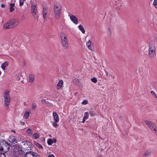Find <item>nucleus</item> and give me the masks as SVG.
I'll return each instance as SVG.
<instances>
[{
	"label": "nucleus",
	"instance_id": "f257e3e1",
	"mask_svg": "<svg viewBox=\"0 0 157 157\" xmlns=\"http://www.w3.org/2000/svg\"><path fill=\"white\" fill-rule=\"evenodd\" d=\"M24 152V150L21 146L17 144L13 148L11 155L12 157H20L23 154Z\"/></svg>",
	"mask_w": 157,
	"mask_h": 157
},
{
	"label": "nucleus",
	"instance_id": "f03ea898",
	"mask_svg": "<svg viewBox=\"0 0 157 157\" xmlns=\"http://www.w3.org/2000/svg\"><path fill=\"white\" fill-rule=\"evenodd\" d=\"M9 93V91L6 90L4 91L3 93L4 105L6 109L9 108V105L10 104L11 101Z\"/></svg>",
	"mask_w": 157,
	"mask_h": 157
},
{
	"label": "nucleus",
	"instance_id": "7ed1b4c3",
	"mask_svg": "<svg viewBox=\"0 0 157 157\" xmlns=\"http://www.w3.org/2000/svg\"><path fill=\"white\" fill-rule=\"evenodd\" d=\"M62 10V7L59 3H56L54 5V12L55 17L56 19H58L60 17Z\"/></svg>",
	"mask_w": 157,
	"mask_h": 157
},
{
	"label": "nucleus",
	"instance_id": "20e7f679",
	"mask_svg": "<svg viewBox=\"0 0 157 157\" xmlns=\"http://www.w3.org/2000/svg\"><path fill=\"white\" fill-rule=\"evenodd\" d=\"M10 145L4 140L0 141V152H6L10 149Z\"/></svg>",
	"mask_w": 157,
	"mask_h": 157
},
{
	"label": "nucleus",
	"instance_id": "39448f33",
	"mask_svg": "<svg viewBox=\"0 0 157 157\" xmlns=\"http://www.w3.org/2000/svg\"><path fill=\"white\" fill-rule=\"evenodd\" d=\"M61 41L63 47L66 49L69 48V45L67 43V36L64 33H62L60 34Z\"/></svg>",
	"mask_w": 157,
	"mask_h": 157
},
{
	"label": "nucleus",
	"instance_id": "423d86ee",
	"mask_svg": "<svg viewBox=\"0 0 157 157\" xmlns=\"http://www.w3.org/2000/svg\"><path fill=\"white\" fill-rule=\"evenodd\" d=\"M155 48L154 44L150 43L149 45L148 56L151 58H153L155 55Z\"/></svg>",
	"mask_w": 157,
	"mask_h": 157
},
{
	"label": "nucleus",
	"instance_id": "0eeeda50",
	"mask_svg": "<svg viewBox=\"0 0 157 157\" xmlns=\"http://www.w3.org/2000/svg\"><path fill=\"white\" fill-rule=\"evenodd\" d=\"M22 146L24 149L29 150L32 148V145L31 143L27 140H25L22 142Z\"/></svg>",
	"mask_w": 157,
	"mask_h": 157
},
{
	"label": "nucleus",
	"instance_id": "6e6552de",
	"mask_svg": "<svg viewBox=\"0 0 157 157\" xmlns=\"http://www.w3.org/2000/svg\"><path fill=\"white\" fill-rule=\"evenodd\" d=\"M9 141L10 143L9 144L10 145V146H11L14 147L15 146L17 145L16 144L17 140L14 136L10 137L9 139Z\"/></svg>",
	"mask_w": 157,
	"mask_h": 157
},
{
	"label": "nucleus",
	"instance_id": "1a4fd4ad",
	"mask_svg": "<svg viewBox=\"0 0 157 157\" xmlns=\"http://www.w3.org/2000/svg\"><path fill=\"white\" fill-rule=\"evenodd\" d=\"M24 157H39L38 154L33 151L27 152L24 155Z\"/></svg>",
	"mask_w": 157,
	"mask_h": 157
},
{
	"label": "nucleus",
	"instance_id": "9d476101",
	"mask_svg": "<svg viewBox=\"0 0 157 157\" xmlns=\"http://www.w3.org/2000/svg\"><path fill=\"white\" fill-rule=\"evenodd\" d=\"M144 122L151 130L156 126L154 124L150 121L146 120L144 121Z\"/></svg>",
	"mask_w": 157,
	"mask_h": 157
},
{
	"label": "nucleus",
	"instance_id": "9b49d317",
	"mask_svg": "<svg viewBox=\"0 0 157 157\" xmlns=\"http://www.w3.org/2000/svg\"><path fill=\"white\" fill-rule=\"evenodd\" d=\"M32 13L33 15L36 14L37 12L36 5V3H32L31 5Z\"/></svg>",
	"mask_w": 157,
	"mask_h": 157
},
{
	"label": "nucleus",
	"instance_id": "f8f14e48",
	"mask_svg": "<svg viewBox=\"0 0 157 157\" xmlns=\"http://www.w3.org/2000/svg\"><path fill=\"white\" fill-rule=\"evenodd\" d=\"M71 20L75 24H77L78 23V20L76 17L74 15H71L70 16Z\"/></svg>",
	"mask_w": 157,
	"mask_h": 157
},
{
	"label": "nucleus",
	"instance_id": "ddd939ff",
	"mask_svg": "<svg viewBox=\"0 0 157 157\" xmlns=\"http://www.w3.org/2000/svg\"><path fill=\"white\" fill-rule=\"evenodd\" d=\"M63 84V81L62 80H60L57 84L56 88L57 90H59L61 88Z\"/></svg>",
	"mask_w": 157,
	"mask_h": 157
},
{
	"label": "nucleus",
	"instance_id": "4468645a",
	"mask_svg": "<svg viewBox=\"0 0 157 157\" xmlns=\"http://www.w3.org/2000/svg\"><path fill=\"white\" fill-rule=\"evenodd\" d=\"M47 11L48 10L46 7L44 8L43 11V17L44 20L46 19Z\"/></svg>",
	"mask_w": 157,
	"mask_h": 157
},
{
	"label": "nucleus",
	"instance_id": "2eb2a0df",
	"mask_svg": "<svg viewBox=\"0 0 157 157\" xmlns=\"http://www.w3.org/2000/svg\"><path fill=\"white\" fill-rule=\"evenodd\" d=\"M53 117L55 120V121L56 122H58L59 121V118L58 114L55 112L53 113Z\"/></svg>",
	"mask_w": 157,
	"mask_h": 157
},
{
	"label": "nucleus",
	"instance_id": "dca6fc26",
	"mask_svg": "<svg viewBox=\"0 0 157 157\" xmlns=\"http://www.w3.org/2000/svg\"><path fill=\"white\" fill-rule=\"evenodd\" d=\"M44 101L47 105L49 106H52V104L51 103V100L50 99H44Z\"/></svg>",
	"mask_w": 157,
	"mask_h": 157
},
{
	"label": "nucleus",
	"instance_id": "f3484780",
	"mask_svg": "<svg viewBox=\"0 0 157 157\" xmlns=\"http://www.w3.org/2000/svg\"><path fill=\"white\" fill-rule=\"evenodd\" d=\"M3 27L5 29H10L12 27L9 22L3 25Z\"/></svg>",
	"mask_w": 157,
	"mask_h": 157
},
{
	"label": "nucleus",
	"instance_id": "a211bd4d",
	"mask_svg": "<svg viewBox=\"0 0 157 157\" xmlns=\"http://www.w3.org/2000/svg\"><path fill=\"white\" fill-rule=\"evenodd\" d=\"M15 4L11 3L10 4V12H12L15 10Z\"/></svg>",
	"mask_w": 157,
	"mask_h": 157
},
{
	"label": "nucleus",
	"instance_id": "6ab92c4d",
	"mask_svg": "<svg viewBox=\"0 0 157 157\" xmlns=\"http://www.w3.org/2000/svg\"><path fill=\"white\" fill-rule=\"evenodd\" d=\"M91 41L89 40L86 43V45L88 48L90 50H92V47L91 46Z\"/></svg>",
	"mask_w": 157,
	"mask_h": 157
},
{
	"label": "nucleus",
	"instance_id": "aec40b11",
	"mask_svg": "<svg viewBox=\"0 0 157 157\" xmlns=\"http://www.w3.org/2000/svg\"><path fill=\"white\" fill-rule=\"evenodd\" d=\"M34 77L32 75H29V82L30 83H32L34 80Z\"/></svg>",
	"mask_w": 157,
	"mask_h": 157
},
{
	"label": "nucleus",
	"instance_id": "412c9836",
	"mask_svg": "<svg viewBox=\"0 0 157 157\" xmlns=\"http://www.w3.org/2000/svg\"><path fill=\"white\" fill-rule=\"evenodd\" d=\"M8 65V62H5L3 63L1 65L2 68L4 70L5 69L6 67H7Z\"/></svg>",
	"mask_w": 157,
	"mask_h": 157
},
{
	"label": "nucleus",
	"instance_id": "4be33fe9",
	"mask_svg": "<svg viewBox=\"0 0 157 157\" xmlns=\"http://www.w3.org/2000/svg\"><path fill=\"white\" fill-rule=\"evenodd\" d=\"M151 153V151L147 150L144 153V156H150Z\"/></svg>",
	"mask_w": 157,
	"mask_h": 157
},
{
	"label": "nucleus",
	"instance_id": "5701e85b",
	"mask_svg": "<svg viewBox=\"0 0 157 157\" xmlns=\"http://www.w3.org/2000/svg\"><path fill=\"white\" fill-rule=\"evenodd\" d=\"M156 21L157 22V20ZM153 23L151 24V26H152L155 30H157V24H156V23H155L153 20Z\"/></svg>",
	"mask_w": 157,
	"mask_h": 157
},
{
	"label": "nucleus",
	"instance_id": "b1692460",
	"mask_svg": "<svg viewBox=\"0 0 157 157\" xmlns=\"http://www.w3.org/2000/svg\"><path fill=\"white\" fill-rule=\"evenodd\" d=\"M78 28L82 32L83 34H84L85 32V31L84 30L83 27L81 25H78Z\"/></svg>",
	"mask_w": 157,
	"mask_h": 157
},
{
	"label": "nucleus",
	"instance_id": "393cba45",
	"mask_svg": "<svg viewBox=\"0 0 157 157\" xmlns=\"http://www.w3.org/2000/svg\"><path fill=\"white\" fill-rule=\"evenodd\" d=\"M9 23L12 27L13 26H15L17 25L15 23V20L13 19L11 20L10 22H9Z\"/></svg>",
	"mask_w": 157,
	"mask_h": 157
},
{
	"label": "nucleus",
	"instance_id": "a878e982",
	"mask_svg": "<svg viewBox=\"0 0 157 157\" xmlns=\"http://www.w3.org/2000/svg\"><path fill=\"white\" fill-rule=\"evenodd\" d=\"M26 132L29 136L32 135L33 134V131L30 128H28L27 129Z\"/></svg>",
	"mask_w": 157,
	"mask_h": 157
},
{
	"label": "nucleus",
	"instance_id": "bb28decb",
	"mask_svg": "<svg viewBox=\"0 0 157 157\" xmlns=\"http://www.w3.org/2000/svg\"><path fill=\"white\" fill-rule=\"evenodd\" d=\"M89 113L91 117L95 116H96V113L93 111H89Z\"/></svg>",
	"mask_w": 157,
	"mask_h": 157
},
{
	"label": "nucleus",
	"instance_id": "cd10ccee",
	"mask_svg": "<svg viewBox=\"0 0 157 157\" xmlns=\"http://www.w3.org/2000/svg\"><path fill=\"white\" fill-rule=\"evenodd\" d=\"M47 143L48 145H51L53 143V140L51 139H49L47 141Z\"/></svg>",
	"mask_w": 157,
	"mask_h": 157
},
{
	"label": "nucleus",
	"instance_id": "c85d7f7f",
	"mask_svg": "<svg viewBox=\"0 0 157 157\" xmlns=\"http://www.w3.org/2000/svg\"><path fill=\"white\" fill-rule=\"evenodd\" d=\"M89 113L87 112H86L84 113V116L83 118L85 119H87L88 118Z\"/></svg>",
	"mask_w": 157,
	"mask_h": 157
},
{
	"label": "nucleus",
	"instance_id": "c756f323",
	"mask_svg": "<svg viewBox=\"0 0 157 157\" xmlns=\"http://www.w3.org/2000/svg\"><path fill=\"white\" fill-rule=\"evenodd\" d=\"M29 116V112L26 111L24 114V116L26 119H28Z\"/></svg>",
	"mask_w": 157,
	"mask_h": 157
},
{
	"label": "nucleus",
	"instance_id": "7c9ffc66",
	"mask_svg": "<svg viewBox=\"0 0 157 157\" xmlns=\"http://www.w3.org/2000/svg\"><path fill=\"white\" fill-rule=\"evenodd\" d=\"M151 131L154 133L156 135H157V127L156 126H155Z\"/></svg>",
	"mask_w": 157,
	"mask_h": 157
},
{
	"label": "nucleus",
	"instance_id": "2f4dec72",
	"mask_svg": "<svg viewBox=\"0 0 157 157\" xmlns=\"http://www.w3.org/2000/svg\"><path fill=\"white\" fill-rule=\"evenodd\" d=\"M73 81H74V82L76 85H78L79 84V80H78V79L77 78L75 79Z\"/></svg>",
	"mask_w": 157,
	"mask_h": 157
},
{
	"label": "nucleus",
	"instance_id": "473e14b6",
	"mask_svg": "<svg viewBox=\"0 0 157 157\" xmlns=\"http://www.w3.org/2000/svg\"><path fill=\"white\" fill-rule=\"evenodd\" d=\"M33 137L35 139H37L39 138L38 135L37 133H34L33 135Z\"/></svg>",
	"mask_w": 157,
	"mask_h": 157
},
{
	"label": "nucleus",
	"instance_id": "72a5a7b5",
	"mask_svg": "<svg viewBox=\"0 0 157 157\" xmlns=\"http://www.w3.org/2000/svg\"><path fill=\"white\" fill-rule=\"evenodd\" d=\"M153 4L155 7L157 9V0H154Z\"/></svg>",
	"mask_w": 157,
	"mask_h": 157
},
{
	"label": "nucleus",
	"instance_id": "f704fd0d",
	"mask_svg": "<svg viewBox=\"0 0 157 157\" xmlns=\"http://www.w3.org/2000/svg\"><path fill=\"white\" fill-rule=\"evenodd\" d=\"M151 94L154 96V97H155V98H157V95H156V94L155 93L153 90H152L151 91Z\"/></svg>",
	"mask_w": 157,
	"mask_h": 157
},
{
	"label": "nucleus",
	"instance_id": "c9c22d12",
	"mask_svg": "<svg viewBox=\"0 0 157 157\" xmlns=\"http://www.w3.org/2000/svg\"><path fill=\"white\" fill-rule=\"evenodd\" d=\"M91 81L93 82L96 83L97 82V79L96 78H91Z\"/></svg>",
	"mask_w": 157,
	"mask_h": 157
},
{
	"label": "nucleus",
	"instance_id": "e433bc0d",
	"mask_svg": "<svg viewBox=\"0 0 157 157\" xmlns=\"http://www.w3.org/2000/svg\"><path fill=\"white\" fill-rule=\"evenodd\" d=\"M35 145L39 148H42L43 147L41 145L38 143H35Z\"/></svg>",
	"mask_w": 157,
	"mask_h": 157
},
{
	"label": "nucleus",
	"instance_id": "4c0bfd02",
	"mask_svg": "<svg viewBox=\"0 0 157 157\" xmlns=\"http://www.w3.org/2000/svg\"><path fill=\"white\" fill-rule=\"evenodd\" d=\"M5 152H0V157H6V155L4 154Z\"/></svg>",
	"mask_w": 157,
	"mask_h": 157
},
{
	"label": "nucleus",
	"instance_id": "58836bf2",
	"mask_svg": "<svg viewBox=\"0 0 157 157\" xmlns=\"http://www.w3.org/2000/svg\"><path fill=\"white\" fill-rule=\"evenodd\" d=\"M88 103V101L87 100H84L82 103V104L83 105H86Z\"/></svg>",
	"mask_w": 157,
	"mask_h": 157
},
{
	"label": "nucleus",
	"instance_id": "ea45409f",
	"mask_svg": "<svg viewBox=\"0 0 157 157\" xmlns=\"http://www.w3.org/2000/svg\"><path fill=\"white\" fill-rule=\"evenodd\" d=\"M19 1H20V2H19L20 6H21L23 4L24 0H19Z\"/></svg>",
	"mask_w": 157,
	"mask_h": 157
},
{
	"label": "nucleus",
	"instance_id": "a19ab883",
	"mask_svg": "<svg viewBox=\"0 0 157 157\" xmlns=\"http://www.w3.org/2000/svg\"><path fill=\"white\" fill-rule=\"evenodd\" d=\"M36 108V105L35 103H33L32 104V109H34Z\"/></svg>",
	"mask_w": 157,
	"mask_h": 157
},
{
	"label": "nucleus",
	"instance_id": "79ce46f5",
	"mask_svg": "<svg viewBox=\"0 0 157 157\" xmlns=\"http://www.w3.org/2000/svg\"><path fill=\"white\" fill-rule=\"evenodd\" d=\"M124 117L123 116H120L119 117V118L121 121H122L124 119Z\"/></svg>",
	"mask_w": 157,
	"mask_h": 157
},
{
	"label": "nucleus",
	"instance_id": "37998d69",
	"mask_svg": "<svg viewBox=\"0 0 157 157\" xmlns=\"http://www.w3.org/2000/svg\"><path fill=\"white\" fill-rule=\"evenodd\" d=\"M108 32L110 34L111 33V30L110 28H109L108 29Z\"/></svg>",
	"mask_w": 157,
	"mask_h": 157
},
{
	"label": "nucleus",
	"instance_id": "c03bdc74",
	"mask_svg": "<svg viewBox=\"0 0 157 157\" xmlns=\"http://www.w3.org/2000/svg\"><path fill=\"white\" fill-rule=\"evenodd\" d=\"M56 122L55 121L53 123V125L54 126L56 127L57 126V124H56Z\"/></svg>",
	"mask_w": 157,
	"mask_h": 157
},
{
	"label": "nucleus",
	"instance_id": "a18cd8bd",
	"mask_svg": "<svg viewBox=\"0 0 157 157\" xmlns=\"http://www.w3.org/2000/svg\"><path fill=\"white\" fill-rule=\"evenodd\" d=\"M109 76L112 78L113 79H114L115 78V76L114 75H112L111 74H109Z\"/></svg>",
	"mask_w": 157,
	"mask_h": 157
},
{
	"label": "nucleus",
	"instance_id": "49530a36",
	"mask_svg": "<svg viewBox=\"0 0 157 157\" xmlns=\"http://www.w3.org/2000/svg\"><path fill=\"white\" fill-rule=\"evenodd\" d=\"M52 140H53V143H56V139L55 138H53Z\"/></svg>",
	"mask_w": 157,
	"mask_h": 157
},
{
	"label": "nucleus",
	"instance_id": "de8ad7c7",
	"mask_svg": "<svg viewBox=\"0 0 157 157\" xmlns=\"http://www.w3.org/2000/svg\"><path fill=\"white\" fill-rule=\"evenodd\" d=\"M1 6L2 7L4 8L5 7V5L4 4H2L1 5Z\"/></svg>",
	"mask_w": 157,
	"mask_h": 157
},
{
	"label": "nucleus",
	"instance_id": "09e8293b",
	"mask_svg": "<svg viewBox=\"0 0 157 157\" xmlns=\"http://www.w3.org/2000/svg\"><path fill=\"white\" fill-rule=\"evenodd\" d=\"M25 16L24 15H22V19L23 20H25Z\"/></svg>",
	"mask_w": 157,
	"mask_h": 157
},
{
	"label": "nucleus",
	"instance_id": "8fccbe9b",
	"mask_svg": "<svg viewBox=\"0 0 157 157\" xmlns=\"http://www.w3.org/2000/svg\"><path fill=\"white\" fill-rule=\"evenodd\" d=\"M48 157H55V156H54V155H49L48 156Z\"/></svg>",
	"mask_w": 157,
	"mask_h": 157
},
{
	"label": "nucleus",
	"instance_id": "3c124183",
	"mask_svg": "<svg viewBox=\"0 0 157 157\" xmlns=\"http://www.w3.org/2000/svg\"><path fill=\"white\" fill-rule=\"evenodd\" d=\"M20 123L22 125H24L25 124L24 122L21 121L20 122Z\"/></svg>",
	"mask_w": 157,
	"mask_h": 157
},
{
	"label": "nucleus",
	"instance_id": "603ef678",
	"mask_svg": "<svg viewBox=\"0 0 157 157\" xmlns=\"http://www.w3.org/2000/svg\"><path fill=\"white\" fill-rule=\"evenodd\" d=\"M86 120V119H84L83 118V120H82V122L83 123H84L85 121V120Z\"/></svg>",
	"mask_w": 157,
	"mask_h": 157
},
{
	"label": "nucleus",
	"instance_id": "864d4df0",
	"mask_svg": "<svg viewBox=\"0 0 157 157\" xmlns=\"http://www.w3.org/2000/svg\"><path fill=\"white\" fill-rule=\"evenodd\" d=\"M105 73L106 75L108 76L109 75L108 74V72H107L106 71H105Z\"/></svg>",
	"mask_w": 157,
	"mask_h": 157
},
{
	"label": "nucleus",
	"instance_id": "5fc2aeb1",
	"mask_svg": "<svg viewBox=\"0 0 157 157\" xmlns=\"http://www.w3.org/2000/svg\"><path fill=\"white\" fill-rule=\"evenodd\" d=\"M1 72L0 71V75H1Z\"/></svg>",
	"mask_w": 157,
	"mask_h": 157
},
{
	"label": "nucleus",
	"instance_id": "6e6d98bb",
	"mask_svg": "<svg viewBox=\"0 0 157 157\" xmlns=\"http://www.w3.org/2000/svg\"><path fill=\"white\" fill-rule=\"evenodd\" d=\"M98 157H102L101 156H98Z\"/></svg>",
	"mask_w": 157,
	"mask_h": 157
},
{
	"label": "nucleus",
	"instance_id": "4d7b16f0",
	"mask_svg": "<svg viewBox=\"0 0 157 157\" xmlns=\"http://www.w3.org/2000/svg\"><path fill=\"white\" fill-rule=\"evenodd\" d=\"M18 79L20 80V78H18Z\"/></svg>",
	"mask_w": 157,
	"mask_h": 157
},
{
	"label": "nucleus",
	"instance_id": "13d9d810",
	"mask_svg": "<svg viewBox=\"0 0 157 157\" xmlns=\"http://www.w3.org/2000/svg\"><path fill=\"white\" fill-rule=\"evenodd\" d=\"M54 146H56V145H55Z\"/></svg>",
	"mask_w": 157,
	"mask_h": 157
},
{
	"label": "nucleus",
	"instance_id": "bf43d9fd",
	"mask_svg": "<svg viewBox=\"0 0 157 157\" xmlns=\"http://www.w3.org/2000/svg\"><path fill=\"white\" fill-rule=\"evenodd\" d=\"M54 146H56V145H55Z\"/></svg>",
	"mask_w": 157,
	"mask_h": 157
}]
</instances>
